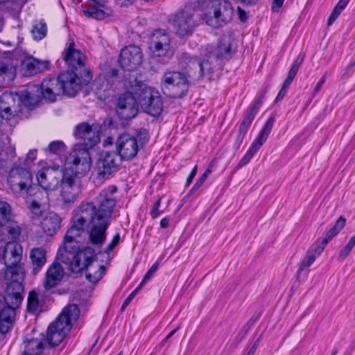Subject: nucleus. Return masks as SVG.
I'll return each mask as SVG.
<instances>
[{
  "label": "nucleus",
  "mask_w": 355,
  "mask_h": 355,
  "mask_svg": "<svg viewBox=\"0 0 355 355\" xmlns=\"http://www.w3.org/2000/svg\"><path fill=\"white\" fill-rule=\"evenodd\" d=\"M116 186L103 189L98 198V204L93 202H82L74 210L71 227L67 230V238L78 237L85 232L87 226L88 239L96 246H101L107 239V230L111 222V216L116 200L114 194Z\"/></svg>",
  "instance_id": "nucleus-1"
},
{
  "label": "nucleus",
  "mask_w": 355,
  "mask_h": 355,
  "mask_svg": "<svg viewBox=\"0 0 355 355\" xmlns=\"http://www.w3.org/2000/svg\"><path fill=\"white\" fill-rule=\"evenodd\" d=\"M76 239L67 238V232L66 233L62 245L58 249L56 259L69 266V270L73 272H79L86 269L87 279L96 283L102 278L104 267L98 264L93 266L96 257L94 250L91 247L79 250Z\"/></svg>",
  "instance_id": "nucleus-2"
},
{
  "label": "nucleus",
  "mask_w": 355,
  "mask_h": 355,
  "mask_svg": "<svg viewBox=\"0 0 355 355\" xmlns=\"http://www.w3.org/2000/svg\"><path fill=\"white\" fill-rule=\"evenodd\" d=\"M100 127L96 123L83 122L77 125L73 131L75 137L83 141V144L73 146L66 159L67 165H71L72 171L78 175H85L90 170L92 159L89 149L98 143Z\"/></svg>",
  "instance_id": "nucleus-3"
},
{
  "label": "nucleus",
  "mask_w": 355,
  "mask_h": 355,
  "mask_svg": "<svg viewBox=\"0 0 355 355\" xmlns=\"http://www.w3.org/2000/svg\"><path fill=\"white\" fill-rule=\"evenodd\" d=\"M92 78L91 71L88 69H83L81 73L67 70L61 73L57 79L44 80L39 87V91L44 99L54 102L57 96L61 94L74 96L81 87L87 85Z\"/></svg>",
  "instance_id": "nucleus-4"
},
{
  "label": "nucleus",
  "mask_w": 355,
  "mask_h": 355,
  "mask_svg": "<svg viewBox=\"0 0 355 355\" xmlns=\"http://www.w3.org/2000/svg\"><path fill=\"white\" fill-rule=\"evenodd\" d=\"M39 92V86L32 85L21 92V94L5 92L0 97V116L9 121L14 119L21 110V105L34 106L39 96L34 93Z\"/></svg>",
  "instance_id": "nucleus-5"
},
{
  "label": "nucleus",
  "mask_w": 355,
  "mask_h": 355,
  "mask_svg": "<svg viewBox=\"0 0 355 355\" xmlns=\"http://www.w3.org/2000/svg\"><path fill=\"white\" fill-rule=\"evenodd\" d=\"M80 310L76 304L66 306L56 320L51 323L46 331V340L52 346L62 342L71 329L72 323L79 318Z\"/></svg>",
  "instance_id": "nucleus-6"
},
{
  "label": "nucleus",
  "mask_w": 355,
  "mask_h": 355,
  "mask_svg": "<svg viewBox=\"0 0 355 355\" xmlns=\"http://www.w3.org/2000/svg\"><path fill=\"white\" fill-rule=\"evenodd\" d=\"M22 284H6V295H0V331L6 334L12 325L15 311L22 301Z\"/></svg>",
  "instance_id": "nucleus-7"
},
{
  "label": "nucleus",
  "mask_w": 355,
  "mask_h": 355,
  "mask_svg": "<svg viewBox=\"0 0 355 355\" xmlns=\"http://www.w3.org/2000/svg\"><path fill=\"white\" fill-rule=\"evenodd\" d=\"M21 254L22 248L18 243L9 241L6 243L3 263L6 268L0 272L1 275H3L6 284L16 285L17 283L22 284L24 272L22 267L19 265Z\"/></svg>",
  "instance_id": "nucleus-8"
},
{
  "label": "nucleus",
  "mask_w": 355,
  "mask_h": 355,
  "mask_svg": "<svg viewBox=\"0 0 355 355\" xmlns=\"http://www.w3.org/2000/svg\"><path fill=\"white\" fill-rule=\"evenodd\" d=\"M232 16L233 9L229 1L213 0L207 4L202 19L211 26L218 27L230 21Z\"/></svg>",
  "instance_id": "nucleus-9"
},
{
  "label": "nucleus",
  "mask_w": 355,
  "mask_h": 355,
  "mask_svg": "<svg viewBox=\"0 0 355 355\" xmlns=\"http://www.w3.org/2000/svg\"><path fill=\"white\" fill-rule=\"evenodd\" d=\"M180 64L187 73V78L193 80H198L206 76L211 78L213 72L216 69V64H211L208 58L201 62L187 53L181 54Z\"/></svg>",
  "instance_id": "nucleus-10"
},
{
  "label": "nucleus",
  "mask_w": 355,
  "mask_h": 355,
  "mask_svg": "<svg viewBox=\"0 0 355 355\" xmlns=\"http://www.w3.org/2000/svg\"><path fill=\"white\" fill-rule=\"evenodd\" d=\"M69 168L65 170V176L62 179L60 186V198L64 205L70 206L78 201L82 191V187L79 177L75 171H72L71 165H68Z\"/></svg>",
  "instance_id": "nucleus-11"
},
{
  "label": "nucleus",
  "mask_w": 355,
  "mask_h": 355,
  "mask_svg": "<svg viewBox=\"0 0 355 355\" xmlns=\"http://www.w3.org/2000/svg\"><path fill=\"white\" fill-rule=\"evenodd\" d=\"M162 88L171 97L181 98L189 89L187 77L178 71L166 72L162 80Z\"/></svg>",
  "instance_id": "nucleus-12"
},
{
  "label": "nucleus",
  "mask_w": 355,
  "mask_h": 355,
  "mask_svg": "<svg viewBox=\"0 0 355 355\" xmlns=\"http://www.w3.org/2000/svg\"><path fill=\"white\" fill-rule=\"evenodd\" d=\"M33 178L29 171L17 166L9 172L8 182L10 189L16 193H28L32 185Z\"/></svg>",
  "instance_id": "nucleus-13"
},
{
  "label": "nucleus",
  "mask_w": 355,
  "mask_h": 355,
  "mask_svg": "<svg viewBox=\"0 0 355 355\" xmlns=\"http://www.w3.org/2000/svg\"><path fill=\"white\" fill-rule=\"evenodd\" d=\"M140 103L144 111L152 116H159L163 110L162 96L157 90L145 87L139 95Z\"/></svg>",
  "instance_id": "nucleus-14"
},
{
  "label": "nucleus",
  "mask_w": 355,
  "mask_h": 355,
  "mask_svg": "<svg viewBox=\"0 0 355 355\" xmlns=\"http://www.w3.org/2000/svg\"><path fill=\"white\" fill-rule=\"evenodd\" d=\"M198 24V17L193 10L180 11L173 19L174 30L181 37L191 35Z\"/></svg>",
  "instance_id": "nucleus-15"
},
{
  "label": "nucleus",
  "mask_w": 355,
  "mask_h": 355,
  "mask_svg": "<svg viewBox=\"0 0 355 355\" xmlns=\"http://www.w3.org/2000/svg\"><path fill=\"white\" fill-rule=\"evenodd\" d=\"M275 122V118L273 116L269 117L262 129L261 130L257 138L252 143L250 148L248 150L244 156L241 158L237 164V168H241L247 165L256 153L260 149V148L266 141L271 130L273 127Z\"/></svg>",
  "instance_id": "nucleus-16"
},
{
  "label": "nucleus",
  "mask_w": 355,
  "mask_h": 355,
  "mask_svg": "<svg viewBox=\"0 0 355 355\" xmlns=\"http://www.w3.org/2000/svg\"><path fill=\"white\" fill-rule=\"evenodd\" d=\"M65 176V171L57 168L47 167L37 172V180L39 185L46 191H53L60 184Z\"/></svg>",
  "instance_id": "nucleus-17"
},
{
  "label": "nucleus",
  "mask_w": 355,
  "mask_h": 355,
  "mask_svg": "<svg viewBox=\"0 0 355 355\" xmlns=\"http://www.w3.org/2000/svg\"><path fill=\"white\" fill-rule=\"evenodd\" d=\"M140 144L137 137L125 133L121 135L116 142V148L121 159L130 160L136 157Z\"/></svg>",
  "instance_id": "nucleus-18"
},
{
  "label": "nucleus",
  "mask_w": 355,
  "mask_h": 355,
  "mask_svg": "<svg viewBox=\"0 0 355 355\" xmlns=\"http://www.w3.org/2000/svg\"><path fill=\"white\" fill-rule=\"evenodd\" d=\"M143 60V54L139 46L129 45L123 48L120 53L119 63L125 70L132 71L139 67Z\"/></svg>",
  "instance_id": "nucleus-19"
},
{
  "label": "nucleus",
  "mask_w": 355,
  "mask_h": 355,
  "mask_svg": "<svg viewBox=\"0 0 355 355\" xmlns=\"http://www.w3.org/2000/svg\"><path fill=\"white\" fill-rule=\"evenodd\" d=\"M149 48L155 56H166L171 52V38L164 30H156L152 34Z\"/></svg>",
  "instance_id": "nucleus-20"
},
{
  "label": "nucleus",
  "mask_w": 355,
  "mask_h": 355,
  "mask_svg": "<svg viewBox=\"0 0 355 355\" xmlns=\"http://www.w3.org/2000/svg\"><path fill=\"white\" fill-rule=\"evenodd\" d=\"M263 99V95L257 98L246 111V113L239 125L237 137L234 143V146L236 148H239L241 145L248 130L251 125L253 119L262 104Z\"/></svg>",
  "instance_id": "nucleus-21"
},
{
  "label": "nucleus",
  "mask_w": 355,
  "mask_h": 355,
  "mask_svg": "<svg viewBox=\"0 0 355 355\" xmlns=\"http://www.w3.org/2000/svg\"><path fill=\"white\" fill-rule=\"evenodd\" d=\"M231 46L228 42L220 41L217 46L207 44L202 54L209 60L211 64L220 65V61L230 57Z\"/></svg>",
  "instance_id": "nucleus-22"
},
{
  "label": "nucleus",
  "mask_w": 355,
  "mask_h": 355,
  "mask_svg": "<svg viewBox=\"0 0 355 355\" xmlns=\"http://www.w3.org/2000/svg\"><path fill=\"white\" fill-rule=\"evenodd\" d=\"M119 118L128 120L134 118L138 112L137 103L134 96L125 92L119 96L116 109Z\"/></svg>",
  "instance_id": "nucleus-23"
},
{
  "label": "nucleus",
  "mask_w": 355,
  "mask_h": 355,
  "mask_svg": "<svg viewBox=\"0 0 355 355\" xmlns=\"http://www.w3.org/2000/svg\"><path fill=\"white\" fill-rule=\"evenodd\" d=\"M119 154L115 152L102 153L97 162L99 175L104 177L116 171L121 160V157L119 158Z\"/></svg>",
  "instance_id": "nucleus-24"
},
{
  "label": "nucleus",
  "mask_w": 355,
  "mask_h": 355,
  "mask_svg": "<svg viewBox=\"0 0 355 355\" xmlns=\"http://www.w3.org/2000/svg\"><path fill=\"white\" fill-rule=\"evenodd\" d=\"M65 62L67 64L70 70L77 71L79 73H83V69H87L85 66L86 56L79 50L74 49V44L71 43L64 57Z\"/></svg>",
  "instance_id": "nucleus-25"
},
{
  "label": "nucleus",
  "mask_w": 355,
  "mask_h": 355,
  "mask_svg": "<svg viewBox=\"0 0 355 355\" xmlns=\"http://www.w3.org/2000/svg\"><path fill=\"white\" fill-rule=\"evenodd\" d=\"M64 276V270L58 263H53L48 268L44 280V287L49 290L56 286Z\"/></svg>",
  "instance_id": "nucleus-26"
},
{
  "label": "nucleus",
  "mask_w": 355,
  "mask_h": 355,
  "mask_svg": "<svg viewBox=\"0 0 355 355\" xmlns=\"http://www.w3.org/2000/svg\"><path fill=\"white\" fill-rule=\"evenodd\" d=\"M62 218L55 212L50 211L45 215L41 221V227L49 236H53L61 227Z\"/></svg>",
  "instance_id": "nucleus-27"
},
{
  "label": "nucleus",
  "mask_w": 355,
  "mask_h": 355,
  "mask_svg": "<svg viewBox=\"0 0 355 355\" xmlns=\"http://www.w3.org/2000/svg\"><path fill=\"white\" fill-rule=\"evenodd\" d=\"M46 250L43 247L33 248L31 250L29 257L33 266V272L37 274L46 263Z\"/></svg>",
  "instance_id": "nucleus-28"
},
{
  "label": "nucleus",
  "mask_w": 355,
  "mask_h": 355,
  "mask_svg": "<svg viewBox=\"0 0 355 355\" xmlns=\"http://www.w3.org/2000/svg\"><path fill=\"white\" fill-rule=\"evenodd\" d=\"M94 5L98 7L94 10H84L83 13L87 17H92L96 19L102 20L112 14V10L105 7V0H88Z\"/></svg>",
  "instance_id": "nucleus-29"
},
{
  "label": "nucleus",
  "mask_w": 355,
  "mask_h": 355,
  "mask_svg": "<svg viewBox=\"0 0 355 355\" xmlns=\"http://www.w3.org/2000/svg\"><path fill=\"white\" fill-rule=\"evenodd\" d=\"M23 66L26 69V74L28 76H33L46 68L45 63L33 58L29 57L24 59L23 61Z\"/></svg>",
  "instance_id": "nucleus-30"
},
{
  "label": "nucleus",
  "mask_w": 355,
  "mask_h": 355,
  "mask_svg": "<svg viewBox=\"0 0 355 355\" xmlns=\"http://www.w3.org/2000/svg\"><path fill=\"white\" fill-rule=\"evenodd\" d=\"M13 219V214L10 205L0 200V227L4 226Z\"/></svg>",
  "instance_id": "nucleus-31"
},
{
  "label": "nucleus",
  "mask_w": 355,
  "mask_h": 355,
  "mask_svg": "<svg viewBox=\"0 0 355 355\" xmlns=\"http://www.w3.org/2000/svg\"><path fill=\"white\" fill-rule=\"evenodd\" d=\"M42 350V342L39 339H31L26 342L24 352L26 355H40Z\"/></svg>",
  "instance_id": "nucleus-32"
},
{
  "label": "nucleus",
  "mask_w": 355,
  "mask_h": 355,
  "mask_svg": "<svg viewBox=\"0 0 355 355\" xmlns=\"http://www.w3.org/2000/svg\"><path fill=\"white\" fill-rule=\"evenodd\" d=\"M15 73V69L12 65L0 63V83L12 80Z\"/></svg>",
  "instance_id": "nucleus-33"
},
{
  "label": "nucleus",
  "mask_w": 355,
  "mask_h": 355,
  "mask_svg": "<svg viewBox=\"0 0 355 355\" xmlns=\"http://www.w3.org/2000/svg\"><path fill=\"white\" fill-rule=\"evenodd\" d=\"M46 25L42 20L34 21L31 33L35 40H40L44 38L46 35Z\"/></svg>",
  "instance_id": "nucleus-34"
},
{
  "label": "nucleus",
  "mask_w": 355,
  "mask_h": 355,
  "mask_svg": "<svg viewBox=\"0 0 355 355\" xmlns=\"http://www.w3.org/2000/svg\"><path fill=\"white\" fill-rule=\"evenodd\" d=\"M15 156V148L9 142L0 144V162H4L14 158Z\"/></svg>",
  "instance_id": "nucleus-35"
},
{
  "label": "nucleus",
  "mask_w": 355,
  "mask_h": 355,
  "mask_svg": "<svg viewBox=\"0 0 355 355\" xmlns=\"http://www.w3.org/2000/svg\"><path fill=\"white\" fill-rule=\"evenodd\" d=\"M348 2V0H339L329 17L327 21L328 26H331L336 20L342 11L346 8Z\"/></svg>",
  "instance_id": "nucleus-36"
},
{
  "label": "nucleus",
  "mask_w": 355,
  "mask_h": 355,
  "mask_svg": "<svg viewBox=\"0 0 355 355\" xmlns=\"http://www.w3.org/2000/svg\"><path fill=\"white\" fill-rule=\"evenodd\" d=\"M92 87L96 92L107 91L111 88V85L105 76H100L94 80Z\"/></svg>",
  "instance_id": "nucleus-37"
},
{
  "label": "nucleus",
  "mask_w": 355,
  "mask_h": 355,
  "mask_svg": "<svg viewBox=\"0 0 355 355\" xmlns=\"http://www.w3.org/2000/svg\"><path fill=\"white\" fill-rule=\"evenodd\" d=\"M39 298L38 294L33 291L29 293L28 297L27 308L29 312L35 313L39 308Z\"/></svg>",
  "instance_id": "nucleus-38"
},
{
  "label": "nucleus",
  "mask_w": 355,
  "mask_h": 355,
  "mask_svg": "<svg viewBox=\"0 0 355 355\" xmlns=\"http://www.w3.org/2000/svg\"><path fill=\"white\" fill-rule=\"evenodd\" d=\"M45 202H39L37 200H33L29 205V209L33 215V218H40L42 213V207H44Z\"/></svg>",
  "instance_id": "nucleus-39"
},
{
  "label": "nucleus",
  "mask_w": 355,
  "mask_h": 355,
  "mask_svg": "<svg viewBox=\"0 0 355 355\" xmlns=\"http://www.w3.org/2000/svg\"><path fill=\"white\" fill-rule=\"evenodd\" d=\"M316 257L311 252H306L304 258L300 262L299 271L304 270L306 268L309 267L315 260Z\"/></svg>",
  "instance_id": "nucleus-40"
},
{
  "label": "nucleus",
  "mask_w": 355,
  "mask_h": 355,
  "mask_svg": "<svg viewBox=\"0 0 355 355\" xmlns=\"http://www.w3.org/2000/svg\"><path fill=\"white\" fill-rule=\"evenodd\" d=\"M65 145L61 141H52L48 146V150L54 154H60L64 150Z\"/></svg>",
  "instance_id": "nucleus-41"
},
{
  "label": "nucleus",
  "mask_w": 355,
  "mask_h": 355,
  "mask_svg": "<svg viewBox=\"0 0 355 355\" xmlns=\"http://www.w3.org/2000/svg\"><path fill=\"white\" fill-rule=\"evenodd\" d=\"M302 62L303 58H301L300 55L294 60L287 75V77L289 78V79H294Z\"/></svg>",
  "instance_id": "nucleus-42"
},
{
  "label": "nucleus",
  "mask_w": 355,
  "mask_h": 355,
  "mask_svg": "<svg viewBox=\"0 0 355 355\" xmlns=\"http://www.w3.org/2000/svg\"><path fill=\"white\" fill-rule=\"evenodd\" d=\"M302 62L303 58H301L300 55L294 60L287 75V77L289 78V79H294Z\"/></svg>",
  "instance_id": "nucleus-43"
},
{
  "label": "nucleus",
  "mask_w": 355,
  "mask_h": 355,
  "mask_svg": "<svg viewBox=\"0 0 355 355\" xmlns=\"http://www.w3.org/2000/svg\"><path fill=\"white\" fill-rule=\"evenodd\" d=\"M162 199V197L159 196L152 206L150 215L153 219L157 218L159 216L164 213V211L160 209Z\"/></svg>",
  "instance_id": "nucleus-44"
},
{
  "label": "nucleus",
  "mask_w": 355,
  "mask_h": 355,
  "mask_svg": "<svg viewBox=\"0 0 355 355\" xmlns=\"http://www.w3.org/2000/svg\"><path fill=\"white\" fill-rule=\"evenodd\" d=\"M158 266L159 264L157 262H156L150 267V268L147 271V272L144 275L141 282L139 284L141 285V287L152 277L154 273L157 270Z\"/></svg>",
  "instance_id": "nucleus-45"
},
{
  "label": "nucleus",
  "mask_w": 355,
  "mask_h": 355,
  "mask_svg": "<svg viewBox=\"0 0 355 355\" xmlns=\"http://www.w3.org/2000/svg\"><path fill=\"white\" fill-rule=\"evenodd\" d=\"M119 241L120 234L117 233L113 236L110 243L105 248V252L109 254L110 252H112L114 248L119 244Z\"/></svg>",
  "instance_id": "nucleus-46"
},
{
  "label": "nucleus",
  "mask_w": 355,
  "mask_h": 355,
  "mask_svg": "<svg viewBox=\"0 0 355 355\" xmlns=\"http://www.w3.org/2000/svg\"><path fill=\"white\" fill-rule=\"evenodd\" d=\"M8 234L10 235V239L15 240L20 234V228L17 225H11L7 228Z\"/></svg>",
  "instance_id": "nucleus-47"
},
{
  "label": "nucleus",
  "mask_w": 355,
  "mask_h": 355,
  "mask_svg": "<svg viewBox=\"0 0 355 355\" xmlns=\"http://www.w3.org/2000/svg\"><path fill=\"white\" fill-rule=\"evenodd\" d=\"M326 245H324V240H322L321 245H313L307 252H311L315 257H319L324 251Z\"/></svg>",
  "instance_id": "nucleus-48"
},
{
  "label": "nucleus",
  "mask_w": 355,
  "mask_h": 355,
  "mask_svg": "<svg viewBox=\"0 0 355 355\" xmlns=\"http://www.w3.org/2000/svg\"><path fill=\"white\" fill-rule=\"evenodd\" d=\"M346 220L343 216H340L336 221L334 225L331 227L338 233L345 227Z\"/></svg>",
  "instance_id": "nucleus-49"
},
{
  "label": "nucleus",
  "mask_w": 355,
  "mask_h": 355,
  "mask_svg": "<svg viewBox=\"0 0 355 355\" xmlns=\"http://www.w3.org/2000/svg\"><path fill=\"white\" fill-rule=\"evenodd\" d=\"M141 288V285H139L130 295L123 302L122 306H121V310H123L125 309V307L129 304L130 301L134 298L136 293L138 292V291Z\"/></svg>",
  "instance_id": "nucleus-50"
},
{
  "label": "nucleus",
  "mask_w": 355,
  "mask_h": 355,
  "mask_svg": "<svg viewBox=\"0 0 355 355\" xmlns=\"http://www.w3.org/2000/svg\"><path fill=\"white\" fill-rule=\"evenodd\" d=\"M338 233L335 231L333 228H331L326 234L325 237L323 239L324 245H327L334 236Z\"/></svg>",
  "instance_id": "nucleus-51"
},
{
  "label": "nucleus",
  "mask_w": 355,
  "mask_h": 355,
  "mask_svg": "<svg viewBox=\"0 0 355 355\" xmlns=\"http://www.w3.org/2000/svg\"><path fill=\"white\" fill-rule=\"evenodd\" d=\"M206 179H207V178H205V175H202L197 180V181L196 182L195 184L193 185V187L191 189L190 192L192 193V192H194V191H197L203 184V183L205 182Z\"/></svg>",
  "instance_id": "nucleus-52"
},
{
  "label": "nucleus",
  "mask_w": 355,
  "mask_h": 355,
  "mask_svg": "<svg viewBox=\"0 0 355 355\" xmlns=\"http://www.w3.org/2000/svg\"><path fill=\"white\" fill-rule=\"evenodd\" d=\"M284 0H272V10L273 12H278L279 8L282 6Z\"/></svg>",
  "instance_id": "nucleus-53"
},
{
  "label": "nucleus",
  "mask_w": 355,
  "mask_h": 355,
  "mask_svg": "<svg viewBox=\"0 0 355 355\" xmlns=\"http://www.w3.org/2000/svg\"><path fill=\"white\" fill-rule=\"evenodd\" d=\"M351 252V250L347 249L345 246L340 250L339 255L338 257V259L340 261H343L345 259Z\"/></svg>",
  "instance_id": "nucleus-54"
},
{
  "label": "nucleus",
  "mask_w": 355,
  "mask_h": 355,
  "mask_svg": "<svg viewBox=\"0 0 355 355\" xmlns=\"http://www.w3.org/2000/svg\"><path fill=\"white\" fill-rule=\"evenodd\" d=\"M171 221V217L169 216H167L163 218L160 220V223H159L160 227L162 229L167 228L169 226Z\"/></svg>",
  "instance_id": "nucleus-55"
},
{
  "label": "nucleus",
  "mask_w": 355,
  "mask_h": 355,
  "mask_svg": "<svg viewBox=\"0 0 355 355\" xmlns=\"http://www.w3.org/2000/svg\"><path fill=\"white\" fill-rule=\"evenodd\" d=\"M325 81H326V74H324L314 88L315 94H316L317 92H318L320 91V89H321L322 86L323 85V84L324 83Z\"/></svg>",
  "instance_id": "nucleus-56"
},
{
  "label": "nucleus",
  "mask_w": 355,
  "mask_h": 355,
  "mask_svg": "<svg viewBox=\"0 0 355 355\" xmlns=\"http://www.w3.org/2000/svg\"><path fill=\"white\" fill-rule=\"evenodd\" d=\"M37 157V150H31L26 156V160L33 162L36 159Z\"/></svg>",
  "instance_id": "nucleus-57"
},
{
  "label": "nucleus",
  "mask_w": 355,
  "mask_h": 355,
  "mask_svg": "<svg viewBox=\"0 0 355 355\" xmlns=\"http://www.w3.org/2000/svg\"><path fill=\"white\" fill-rule=\"evenodd\" d=\"M196 171H197V166H195L187 179V185H189L192 182L193 179L194 178V177L196 174Z\"/></svg>",
  "instance_id": "nucleus-58"
},
{
  "label": "nucleus",
  "mask_w": 355,
  "mask_h": 355,
  "mask_svg": "<svg viewBox=\"0 0 355 355\" xmlns=\"http://www.w3.org/2000/svg\"><path fill=\"white\" fill-rule=\"evenodd\" d=\"M237 11L241 21H245L248 19L246 12L244 10H243L240 7H238Z\"/></svg>",
  "instance_id": "nucleus-59"
},
{
  "label": "nucleus",
  "mask_w": 355,
  "mask_h": 355,
  "mask_svg": "<svg viewBox=\"0 0 355 355\" xmlns=\"http://www.w3.org/2000/svg\"><path fill=\"white\" fill-rule=\"evenodd\" d=\"M354 246H355V235H354L353 236H352L350 238L348 243L346 244L345 247L352 251Z\"/></svg>",
  "instance_id": "nucleus-60"
},
{
  "label": "nucleus",
  "mask_w": 355,
  "mask_h": 355,
  "mask_svg": "<svg viewBox=\"0 0 355 355\" xmlns=\"http://www.w3.org/2000/svg\"><path fill=\"white\" fill-rule=\"evenodd\" d=\"M259 345V339L253 344L246 355H254Z\"/></svg>",
  "instance_id": "nucleus-61"
},
{
  "label": "nucleus",
  "mask_w": 355,
  "mask_h": 355,
  "mask_svg": "<svg viewBox=\"0 0 355 355\" xmlns=\"http://www.w3.org/2000/svg\"><path fill=\"white\" fill-rule=\"evenodd\" d=\"M214 166L215 164L214 162L211 163L208 168L206 169V171L204 172L202 175H205V178H207L208 175L212 173L213 168L214 167Z\"/></svg>",
  "instance_id": "nucleus-62"
},
{
  "label": "nucleus",
  "mask_w": 355,
  "mask_h": 355,
  "mask_svg": "<svg viewBox=\"0 0 355 355\" xmlns=\"http://www.w3.org/2000/svg\"><path fill=\"white\" fill-rule=\"evenodd\" d=\"M286 88H284V87H282V89H280V91L279 92L277 97H276V101H279L281 99L283 98V97L285 96L286 94Z\"/></svg>",
  "instance_id": "nucleus-63"
},
{
  "label": "nucleus",
  "mask_w": 355,
  "mask_h": 355,
  "mask_svg": "<svg viewBox=\"0 0 355 355\" xmlns=\"http://www.w3.org/2000/svg\"><path fill=\"white\" fill-rule=\"evenodd\" d=\"M292 81H293L292 79H289V78L286 77V78L285 79V80H284V82L283 83L282 87H284V88L288 89V87L291 84Z\"/></svg>",
  "instance_id": "nucleus-64"
}]
</instances>
